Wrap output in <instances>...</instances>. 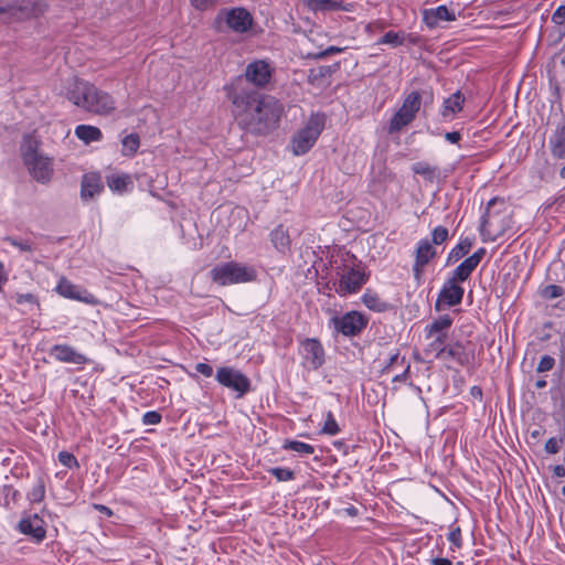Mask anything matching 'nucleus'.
<instances>
[{
	"label": "nucleus",
	"instance_id": "423d86ee",
	"mask_svg": "<svg viewBox=\"0 0 565 565\" xmlns=\"http://www.w3.org/2000/svg\"><path fill=\"white\" fill-rule=\"evenodd\" d=\"M420 93L417 90L408 93L404 97L401 107L397 109V111L394 114L390 121L388 134L399 132L406 126L412 124L420 109Z\"/></svg>",
	"mask_w": 565,
	"mask_h": 565
},
{
	"label": "nucleus",
	"instance_id": "9b49d317",
	"mask_svg": "<svg viewBox=\"0 0 565 565\" xmlns=\"http://www.w3.org/2000/svg\"><path fill=\"white\" fill-rule=\"evenodd\" d=\"M217 382L237 393V397L244 396L250 390V382L242 372L233 367H220L216 372Z\"/></svg>",
	"mask_w": 565,
	"mask_h": 565
},
{
	"label": "nucleus",
	"instance_id": "f704fd0d",
	"mask_svg": "<svg viewBox=\"0 0 565 565\" xmlns=\"http://www.w3.org/2000/svg\"><path fill=\"white\" fill-rule=\"evenodd\" d=\"M339 430H340V428H339L332 413L328 412L326 415V420L322 426L321 433L329 435V436H334L339 433Z\"/></svg>",
	"mask_w": 565,
	"mask_h": 565
},
{
	"label": "nucleus",
	"instance_id": "dca6fc26",
	"mask_svg": "<svg viewBox=\"0 0 565 565\" xmlns=\"http://www.w3.org/2000/svg\"><path fill=\"white\" fill-rule=\"evenodd\" d=\"M25 166L36 181L46 183L51 180L53 168L49 158L41 154L39 157H33L30 153L26 154Z\"/></svg>",
	"mask_w": 565,
	"mask_h": 565
},
{
	"label": "nucleus",
	"instance_id": "5701e85b",
	"mask_svg": "<svg viewBox=\"0 0 565 565\" xmlns=\"http://www.w3.org/2000/svg\"><path fill=\"white\" fill-rule=\"evenodd\" d=\"M269 237L273 246L279 253L285 254L290 249V236L288 230H286L282 225H278L277 227H275L270 232Z\"/></svg>",
	"mask_w": 565,
	"mask_h": 565
},
{
	"label": "nucleus",
	"instance_id": "0e129e2a",
	"mask_svg": "<svg viewBox=\"0 0 565 565\" xmlns=\"http://www.w3.org/2000/svg\"><path fill=\"white\" fill-rule=\"evenodd\" d=\"M471 395L475 396V397H481V395H482L481 388L478 387V386H472L471 387Z\"/></svg>",
	"mask_w": 565,
	"mask_h": 565
},
{
	"label": "nucleus",
	"instance_id": "c9c22d12",
	"mask_svg": "<svg viewBox=\"0 0 565 565\" xmlns=\"http://www.w3.org/2000/svg\"><path fill=\"white\" fill-rule=\"evenodd\" d=\"M21 150L24 163H26V154L31 153L33 157L40 156L36 151V142L30 136L24 137Z\"/></svg>",
	"mask_w": 565,
	"mask_h": 565
},
{
	"label": "nucleus",
	"instance_id": "7ed1b4c3",
	"mask_svg": "<svg viewBox=\"0 0 565 565\" xmlns=\"http://www.w3.org/2000/svg\"><path fill=\"white\" fill-rule=\"evenodd\" d=\"M510 227V217L503 201L494 198L488 204L480 224V233L484 241H495Z\"/></svg>",
	"mask_w": 565,
	"mask_h": 565
},
{
	"label": "nucleus",
	"instance_id": "49530a36",
	"mask_svg": "<svg viewBox=\"0 0 565 565\" xmlns=\"http://www.w3.org/2000/svg\"><path fill=\"white\" fill-rule=\"evenodd\" d=\"M448 541L457 548L461 547V531L459 527L454 529L448 534Z\"/></svg>",
	"mask_w": 565,
	"mask_h": 565
},
{
	"label": "nucleus",
	"instance_id": "6e6552de",
	"mask_svg": "<svg viewBox=\"0 0 565 565\" xmlns=\"http://www.w3.org/2000/svg\"><path fill=\"white\" fill-rule=\"evenodd\" d=\"M369 319L359 311H350L342 316H335L330 320L333 329L343 335H356L367 326Z\"/></svg>",
	"mask_w": 565,
	"mask_h": 565
},
{
	"label": "nucleus",
	"instance_id": "c756f323",
	"mask_svg": "<svg viewBox=\"0 0 565 565\" xmlns=\"http://www.w3.org/2000/svg\"><path fill=\"white\" fill-rule=\"evenodd\" d=\"M3 241L18 248L21 253H32L35 249L34 244L28 238L8 236Z\"/></svg>",
	"mask_w": 565,
	"mask_h": 565
},
{
	"label": "nucleus",
	"instance_id": "9d476101",
	"mask_svg": "<svg viewBox=\"0 0 565 565\" xmlns=\"http://www.w3.org/2000/svg\"><path fill=\"white\" fill-rule=\"evenodd\" d=\"M216 21L225 22L227 28L235 33H245L253 24V17L244 8L222 9Z\"/></svg>",
	"mask_w": 565,
	"mask_h": 565
},
{
	"label": "nucleus",
	"instance_id": "c85d7f7f",
	"mask_svg": "<svg viewBox=\"0 0 565 565\" xmlns=\"http://www.w3.org/2000/svg\"><path fill=\"white\" fill-rule=\"evenodd\" d=\"M130 183V178L126 174H113L107 178L109 189L117 192L125 191Z\"/></svg>",
	"mask_w": 565,
	"mask_h": 565
},
{
	"label": "nucleus",
	"instance_id": "473e14b6",
	"mask_svg": "<svg viewBox=\"0 0 565 565\" xmlns=\"http://www.w3.org/2000/svg\"><path fill=\"white\" fill-rule=\"evenodd\" d=\"M284 448L302 455H311L315 451V448L311 445L298 440L287 441L284 445Z\"/></svg>",
	"mask_w": 565,
	"mask_h": 565
},
{
	"label": "nucleus",
	"instance_id": "58836bf2",
	"mask_svg": "<svg viewBox=\"0 0 565 565\" xmlns=\"http://www.w3.org/2000/svg\"><path fill=\"white\" fill-rule=\"evenodd\" d=\"M269 472L278 480V481H289L295 478V473L292 470L288 468L276 467L271 468Z\"/></svg>",
	"mask_w": 565,
	"mask_h": 565
},
{
	"label": "nucleus",
	"instance_id": "6ab92c4d",
	"mask_svg": "<svg viewBox=\"0 0 565 565\" xmlns=\"http://www.w3.org/2000/svg\"><path fill=\"white\" fill-rule=\"evenodd\" d=\"M463 103L465 96L460 90H457L449 97L445 98L439 110L441 119L444 121L452 120L456 115L462 110Z\"/></svg>",
	"mask_w": 565,
	"mask_h": 565
},
{
	"label": "nucleus",
	"instance_id": "a878e982",
	"mask_svg": "<svg viewBox=\"0 0 565 565\" xmlns=\"http://www.w3.org/2000/svg\"><path fill=\"white\" fill-rule=\"evenodd\" d=\"M75 136L86 145L94 141H100L103 138L102 130L98 127L90 125H78L75 128Z\"/></svg>",
	"mask_w": 565,
	"mask_h": 565
},
{
	"label": "nucleus",
	"instance_id": "774afa93",
	"mask_svg": "<svg viewBox=\"0 0 565 565\" xmlns=\"http://www.w3.org/2000/svg\"><path fill=\"white\" fill-rule=\"evenodd\" d=\"M559 175L565 179V166L561 169Z\"/></svg>",
	"mask_w": 565,
	"mask_h": 565
},
{
	"label": "nucleus",
	"instance_id": "a19ab883",
	"mask_svg": "<svg viewBox=\"0 0 565 565\" xmlns=\"http://www.w3.org/2000/svg\"><path fill=\"white\" fill-rule=\"evenodd\" d=\"M563 288L557 285H548L543 290V296L548 299H555L563 295Z\"/></svg>",
	"mask_w": 565,
	"mask_h": 565
},
{
	"label": "nucleus",
	"instance_id": "4be33fe9",
	"mask_svg": "<svg viewBox=\"0 0 565 565\" xmlns=\"http://www.w3.org/2000/svg\"><path fill=\"white\" fill-rule=\"evenodd\" d=\"M424 19L429 26H436L441 21H454L455 13L446 6H438L424 12Z\"/></svg>",
	"mask_w": 565,
	"mask_h": 565
},
{
	"label": "nucleus",
	"instance_id": "4c0bfd02",
	"mask_svg": "<svg viewBox=\"0 0 565 565\" xmlns=\"http://www.w3.org/2000/svg\"><path fill=\"white\" fill-rule=\"evenodd\" d=\"M15 302L18 305H28L30 307V310L39 307L38 298L33 294H17L15 295Z\"/></svg>",
	"mask_w": 565,
	"mask_h": 565
},
{
	"label": "nucleus",
	"instance_id": "0eeeda50",
	"mask_svg": "<svg viewBox=\"0 0 565 565\" xmlns=\"http://www.w3.org/2000/svg\"><path fill=\"white\" fill-rule=\"evenodd\" d=\"M451 324L452 318L444 315L426 327L427 338L431 340L430 347L435 353H454L446 344L447 331Z\"/></svg>",
	"mask_w": 565,
	"mask_h": 565
},
{
	"label": "nucleus",
	"instance_id": "5fc2aeb1",
	"mask_svg": "<svg viewBox=\"0 0 565 565\" xmlns=\"http://www.w3.org/2000/svg\"><path fill=\"white\" fill-rule=\"evenodd\" d=\"M8 279V271L6 270L4 264L0 262V292L3 290Z\"/></svg>",
	"mask_w": 565,
	"mask_h": 565
},
{
	"label": "nucleus",
	"instance_id": "bf43d9fd",
	"mask_svg": "<svg viewBox=\"0 0 565 565\" xmlns=\"http://www.w3.org/2000/svg\"><path fill=\"white\" fill-rule=\"evenodd\" d=\"M433 565H452L451 561L448 558L437 557L431 561Z\"/></svg>",
	"mask_w": 565,
	"mask_h": 565
},
{
	"label": "nucleus",
	"instance_id": "603ef678",
	"mask_svg": "<svg viewBox=\"0 0 565 565\" xmlns=\"http://www.w3.org/2000/svg\"><path fill=\"white\" fill-rule=\"evenodd\" d=\"M195 370L206 377H209L213 374L212 366L206 363H198L195 366Z\"/></svg>",
	"mask_w": 565,
	"mask_h": 565
},
{
	"label": "nucleus",
	"instance_id": "de8ad7c7",
	"mask_svg": "<svg viewBox=\"0 0 565 565\" xmlns=\"http://www.w3.org/2000/svg\"><path fill=\"white\" fill-rule=\"evenodd\" d=\"M322 356L323 355H318V354L307 355L303 364L306 366H312L313 369H317L318 366H320L323 363Z\"/></svg>",
	"mask_w": 565,
	"mask_h": 565
},
{
	"label": "nucleus",
	"instance_id": "f8f14e48",
	"mask_svg": "<svg viewBox=\"0 0 565 565\" xmlns=\"http://www.w3.org/2000/svg\"><path fill=\"white\" fill-rule=\"evenodd\" d=\"M54 291L63 298L76 300L86 305L98 303V300L93 294H90L84 287L73 284L65 277L60 278L57 285L54 288Z\"/></svg>",
	"mask_w": 565,
	"mask_h": 565
},
{
	"label": "nucleus",
	"instance_id": "b1692460",
	"mask_svg": "<svg viewBox=\"0 0 565 565\" xmlns=\"http://www.w3.org/2000/svg\"><path fill=\"white\" fill-rule=\"evenodd\" d=\"M362 302L366 308L375 312H385L391 306L383 300L375 291L367 289L362 296Z\"/></svg>",
	"mask_w": 565,
	"mask_h": 565
},
{
	"label": "nucleus",
	"instance_id": "a18cd8bd",
	"mask_svg": "<svg viewBox=\"0 0 565 565\" xmlns=\"http://www.w3.org/2000/svg\"><path fill=\"white\" fill-rule=\"evenodd\" d=\"M554 363H555V361L551 355H543L536 370H537V372L550 371L553 369Z\"/></svg>",
	"mask_w": 565,
	"mask_h": 565
},
{
	"label": "nucleus",
	"instance_id": "e2e57ef3",
	"mask_svg": "<svg viewBox=\"0 0 565 565\" xmlns=\"http://www.w3.org/2000/svg\"><path fill=\"white\" fill-rule=\"evenodd\" d=\"M409 372V364L405 367V370L403 371L402 374H396L394 376V381H402V380H405L407 373Z\"/></svg>",
	"mask_w": 565,
	"mask_h": 565
},
{
	"label": "nucleus",
	"instance_id": "8fccbe9b",
	"mask_svg": "<svg viewBox=\"0 0 565 565\" xmlns=\"http://www.w3.org/2000/svg\"><path fill=\"white\" fill-rule=\"evenodd\" d=\"M343 52V49L342 47H339V46H329L327 47L324 51L322 52H319L316 57L318 58H323L326 56H329V55H333V54H338V53H341Z\"/></svg>",
	"mask_w": 565,
	"mask_h": 565
},
{
	"label": "nucleus",
	"instance_id": "bb28decb",
	"mask_svg": "<svg viewBox=\"0 0 565 565\" xmlns=\"http://www.w3.org/2000/svg\"><path fill=\"white\" fill-rule=\"evenodd\" d=\"M472 244H473V242L471 238H469V237L461 238L459 241V243L455 247H452L451 250L449 252L448 257H447V265H449L451 263H456L459 259H461L462 257H465L470 252Z\"/></svg>",
	"mask_w": 565,
	"mask_h": 565
},
{
	"label": "nucleus",
	"instance_id": "f03ea898",
	"mask_svg": "<svg viewBox=\"0 0 565 565\" xmlns=\"http://www.w3.org/2000/svg\"><path fill=\"white\" fill-rule=\"evenodd\" d=\"M65 97L75 106L96 115H109L116 108L111 95L78 78L67 83Z\"/></svg>",
	"mask_w": 565,
	"mask_h": 565
},
{
	"label": "nucleus",
	"instance_id": "39448f33",
	"mask_svg": "<svg viewBox=\"0 0 565 565\" xmlns=\"http://www.w3.org/2000/svg\"><path fill=\"white\" fill-rule=\"evenodd\" d=\"M326 125V116L322 113L311 114L306 125L299 129L290 141V148L295 156L307 153L316 143Z\"/></svg>",
	"mask_w": 565,
	"mask_h": 565
},
{
	"label": "nucleus",
	"instance_id": "13d9d810",
	"mask_svg": "<svg viewBox=\"0 0 565 565\" xmlns=\"http://www.w3.org/2000/svg\"><path fill=\"white\" fill-rule=\"evenodd\" d=\"M94 508H95L97 511H99V512L104 513V514H105V515H107V516H111V515H113V511H111L108 507H106V505H103V504H95V505H94Z\"/></svg>",
	"mask_w": 565,
	"mask_h": 565
},
{
	"label": "nucleus",
	"instance_id": "20e7f679",
	"mask_svg": "<svg viewBox=\"0 0 565 565\" xmlns=\"http://www.w3.org/2000/svg\"><path fill=\"white\" fill-rule=\"evenodd\" d=\"M210 277L220 286L238 285L255 281L257 270L254 266L231 260L215 265Z\"/></svg>",
	"mask_w": 565,
	"mask_h": 565
},
{
	"label": "nucleus",
	"instance_id": "09e8293b",
	"mask_svg": "<svg viewBox=\"0 0 565 565\" xmlns=\"http://www.w3.org/2000/svg\"><path fill=\"white\" fill-rule=\"evenodd\" d=\"M552 21L555 24H563L565 22V6H559L552 14Z\"/></svg>",
	"mask_w": 565,
	"mask_h": 565
},
{
	"label": "nucleus",
	"instance_id": "7c9ffc66",
	"mask_svg": "<svg viewBox=\"0 0 565 565\" xmlns=\"http://www.w3.org/2000/svg\"><path fill=\"white\" fill-rule=\"evenodd\" d=\"M406 39V34L404 32H394L388 31L386 32L380 40L379 44H388L392 46H399L403 45Z\"/></svg>",
	"mask_w": 565,
	"mask_h": 565
},
{
	"label": "nucleus",
	"instance_id": "f3484780",
	"mask_svg": "<svg viewBox=\"0 0 565 565\" xmlns=\"http://www.w3.org/2000/svg\"><path fill=\"white\" fill-rule=\"evenodd\" d=\"M486 255L483 247L477 249L471 256L461 262L450 274V277L462 282L466 281L472 271L480 264L481 259Z\"/></svg>",
	"mask_w": 565,
	"mask_h": 565
},
{
	"label": "nucleus",
	"instance_id": "e433bc0d",
	"mask_svg": "<svg viewBox=\"0 0 565 565\" xmlns=\"http://www.w3.org/2000/svg\"><path fill=\"white\" fill-rule=\"evenodd\" d=\"M449 237V232L444 226H437L431 232V244L433 245H440L445 243Z\"/></svg>",
	"mask_w": 565,
	"mask_h": 565
},
{
	"label": "nucleus",
	"instance_id": "052dcab7",
	"mask_svg": "<svg viewBox=\"0 0 565 565\" xmlns=\"http://www.w3.org/2000/svg\"><path fill=\"white\" fill-rule=\"evenodd\" d=\"M308 347L310 348V351H311L312 353H317V351H318V350H319V348H320V344H319V342H318V341H316V340H310V341L307 343V348H308Z\"/></svg>",
	"mask_w": 565,
	"mask_h": 565
},
{
	"label": "nucleus",
	"instance_id": "1a4fd4ad",
	"mask_svg": "<svg viewBox=\"0 0 565 565\" xmlns=\"http://www.w3.org/2000/svg\"><path fill=\"white\" fill-rule=\"evenodd\" d=\"M338 282H334V290L340 296H348L358 292L366 282L363 271L354 267H344L342 271H337Z\"/></svg>",
	"mask_w": 565,
	"mask_h": 565
},
{
	"label": "nucleus",
	"instance_id": "3c124183",
	"mask_svg": "<svg viewBox=\"0 0 565 565\" xmlns=\"http://www.w3.org/2000/svg\"><path fill=\"white\" fill-rule=\"evenodd\" d=\"M559 449L558 441L556 438L552 437L546 440L545 443V450L548 454H556Z\"/></svg>",
	"mask_w": 565,
	"mask_h": 565
},
{
	"label": "nucleus",
	"instance_id": "6e6d98bb",
	"mask_svg": "<svg viewBox=\"0 0 565 565\" xmlns=\"http://www.w3.org/2000/svg\"><path fill=\"white\" fill-rule=\"evenodd\" d=\"M445 139L450 143H458L461 140V135L458 131L446 132Z\"/></svg>",
	"mask_w": 565,
	"mask_h": 565
},
{
	"label": "nucleus",
	"instance_id": "864d4df0",
	"mask_svg": "<svg viewBox=\"0 0 565 565\" xmlns=\"http://www.w3.org/2000/svg\"><path fill=\"white\" fill-rule=\"evenodd\" d=\"M191 3L194 8L199 10H205L209 7L213 6L214 0H191Z\"/></svg>",
	"mask_w": 565,
	"mask_h": 565
},
{
	"label": "nucleus",
	"instance_id": "a211bd4d",
	"mask_svg": "<svg viewBox=\"0 0 565 565\" xmlns=\"http://www.w3.org/2000/svg\"><path fill=\"white\" fill-rule=\"evenodd\" d=\"M19 530L21 533L32 536L36 542L43 541L46 534L44 521L36 513L22 518L19 522Z\"/></svg>",
	"mask_w": 565,
	"mask_h": 565
},
{
	"label": "nucleus",
	"instance_id": "69168bd1",
	"mask_svg": "<svg viewBox=\"0 0 565 565\" xmlns=\"http://www.w3.org/2000/svg\"><path fill=\"white\" fill-rule=\"evenodd\" d=\"M545 386H546V381H545V380H543V379H540V380H537V381L535 382V387H536V388H539V390H540V388H543V387H545Z\"/></svg>",
	"mask_w": 565,
	"mask_h": 565
},
{
	"label": "nucleus",
	"instance_id": "ea45409f",
	"mask_svg": "<svg viewBox=\"0 0 565 565\" xmlns=\"http://www.w3.org/2000/svg\"><path fill=\"white\" fill-rule=\"evenodd\" d=\"M58 460L63 465V466H66L68 468H72V467H78V462H77V459L75 458V456L71 452H67V451H61L58 454Z\"/></svg>",
	"mask_w": 565,
	"mask_h": 565
},
{
	"label": "nucleus",
	"instance_id": "338daca9",
	"mask_svg": "<svg viewBox=\"0 0 565 565\" xmlns=\"http://www.w3.org/2000/svg\"><path fill=\"white\" fill-rule=\"evenodd\" d=\"M398 356H399V355H397V354L392 355V358H391V362H390L388 366H393V364H394L395 362H397Z\"/></svg>",
	"mask_w": 565,
	"mask_h": 565
},
{
	"label": "nucleus",
	"instance_id": "4468645a",
	"mask_svg": "<svg viewBox=\"0 0 565 565\" xmlns=\"http://www.w3.org/2000/svg\"><path fill=\"white\" fill-rule=\"evenodd\" d=\"M273 68L268 62L256 60L247 64L245 68V79L257 86L265 87L271 79Z\"/></svg>",
	"mask_w": 565,
	"mask_h": 565
},
{
	"label": "nucleus",
	"instance_id": "aec40b11",
	"mask_svg": "<svg viewBox=\"0 0 565 565\" xmlns=\"http://www.w3.org/2000/svg\"><path fill=\"white\" fill-rule=\"evenodd\" d=\"M103 190L100 177L96 173L85 174L82 179L81 198L84 201L93 199Z\"/></svg>",
	"mask_w": 565,
	"mask_h": 565
},
{
	"label": "nucleus",
	"instance_id": "72a5a7b5",
	"mask_svg": "<svg viewBox=\"0 0 565 565\" xmlns=\"http://www.w3.org/2000/svg\"><path fill=\"white\" fill-rule=\"evenodd\" d=\"M26 9L28 7L26 6H20V7H10L8 10L0 7V14H4V13H9L10 14V19L7 20L8 22L12 21V20H22L26 17H29V12H26Z\"/></svg>",
	"mask_w": 565,
	"mask_h": 565
},
{
	"label": "nucleus",
	"instance_id": "2eb2a0df",
	"mask_svg": "<svg viewBox=\"0 0 565 565\" xmlns=\"http://www.w3.org/2000/svg\"><path fill=\"white\" fill-rule=\"evenodd\" d=\"M437 256V249L428 238L419 239L415 249L414 277L419 280L424 268Z\"/></svg>",
	"mask_w": 565,
	"mask_h": 565
},
{
	"label": "nucleus",
	"instance_id": "f257e3e1",
	"mask_svg": "<svg viewBox=\"0 0 565 565\" xmlns=\"http://www.w3.org/2000/svg\"><path fill=\"white\" fill-rule=\"evenodd\" d=\"M239 125L253 135H266L274 130L284 113V106L273 96L260 95L246 88L230 93Z\"/></svg>",
	"mask_w": 565,
	"mask_h": 565
},
{
	"label": "nucleus",
	"instance_id": "4d7b16f0",
	"mask_svg": "<svg viewBox=\"0 0 565 565\" xmlns=\"http://www.w3.org/2000/svg\"><path fill=\"white\" fill-rule=\"evenodd\" d=\"M329 73H330V68L329 67H320L318 70L317 74L313 71H311L309 78L313 82V81H316L319 77H324Z\"/></svg>",
	"mask_w": 565,
	"mask_h": 565
},
{
	"label": "nucleus",
	"instance_id": "412c9836",
	"mask_svg": "<svg viewBox=\"0 0 565 565\" xmlns=\"http://www.w3.org/2000/svg\"><path fill=\"white\" fill-rule=\"evenodd\" d=\"M305 4L315 12L349 11V6L341 0H303Z\"/></svg>",
	"mask_w": 565,
	"mask_h": 565
},
{
	"label": "nucleus",
	"instance_id": "2f4dec72",
	"mask_svg": "<svg viewBox=\"0 0 565 565\" xmlns=\"http://www.w3.org/2000/svg\"><path fill=\"white\" fill-rule=\"evenodd\" d=\"M45 497V484L42 479H38L32 489L28 493V499L31 502H41Z\"/></svg>",
	"mask_w": 565,
	"mask_h": 565
},
{
	"label": "nucleus",
	"instance_id": "cd10ccee",
	"mask_svg": "<svg viewBox=\"0 0 565 565\" xmlns=\"http://www.w3.org/2000/svg\"><path fill=\"white\" fill-rule=\"evenodd\" d=\"M121 145H122V150H121L122 154L126 157H131L137 152V150L140 146L139 136L137 134L127 135L121 140Z\"/></svg>",
	"mask_w": 565,
	"mask_h": 565
},
{
	"label": "nucleus",
	"instance_id": "ddd939ff",
	"mask_svg": "<svg viewBox=\"0 0 565 565\" xmlns=\"http://www.w3.org/2000/svg\"><path fill=\"white\" fill-rule=\"evenodd\" d=\"M459 282L450 276L444 282L435 305L437 310H440L443 307H454L461 303L465 289Z\"/></svg>",
	"mask_w": 565,
	"mask_h": 565
},
{
	"label": "nucleus",
	"instance_id": "79ce46f5",
	"mask_svg": "<svg viewBox=\"0 0 565 565\" xmlns=\"http://www.w3.org/2000/svg\"><path fill=\"white\" fill-rule=\"evenodd\" d=\"M160 422H161V415L154 411L147 412L142 416V423L145 425H157Z\"/></svg>",
	"mask_w": 565,
	"mask_h": 565
},
{
	"label": "nucleus",
	"instance_id": "c03bdc74",
	"mask_svg": "<svg viewBox=\"0 0 565 565\" xmlns=\"http://www.w3.org/2000/svg\"><path fill=\"white\" fill-rule=\"evenodd\" d=\"M57 360L64 363L83 364L87 361L85 355H55Z\"/></svg>",
	"mask_w": 565,
	"mask_h": 565
},
{
	"label": "nucleus",
	"instance_id": "680f3d73",
	"mask_svg": "<svg viewBox=\"0 0 565 565\" xmlns=\"http://www.w3.org/2000/svg\"><path fill=\"white\" fill-rule=\"evenodd\" d=\"M553 472L556 477H564L565 468H564V466L557 465L553 468Z\"/></svg>",
	"mask_w": 565,
	"mask_h": 565
},
{
	"label": "nucleus",
	"instance_id": "37998d69",
	"mask_svg": "<svg viewBox=\"0 0 565 565\" xmlns=\"http://www.w3.org/2000/svg\"><path fill=\"white\" fill-rule=\"evenodd\" d=\"M413 171L416 174H420V175H433L435 173L434 168H431L429 164L423 163V162H418V163L414 164Z\"/></svg>",
	"mask_w": 565,
	"mask_h": 565
},
{
	"label": "nucleus",
	"instance_id": "393cba45",
	"mask_svg": "<svg viewBox=\"0 0 565 565\" xmlns=\"http://www.w3.org/2000/svg\"><path fill=\"white\" fill-rule=\"evenodd\" d=\"M550 147L555 158L565 159V124L550 138Z\"/></svg>",
	"mask_w": 565,
	"mask_h": 565
}]
</instances>
